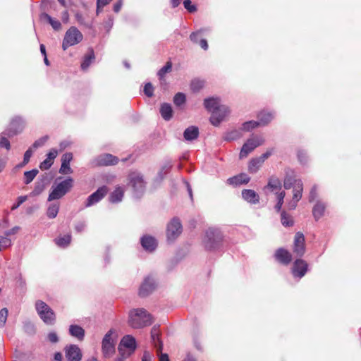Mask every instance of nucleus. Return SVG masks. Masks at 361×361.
<instances>
[{"mask_svg": "<svg viewBox=\"0 0 361 361\" xmlns=\"http://www.w3.org/2000/svg\"><path fill=\"white\" fill-rule=\"evenodd\" d=\"M128 317V324L134 329L150 326L153 322L152 315L144 308L131 310L129 312Z\"/></svg>", "mask_w": 361, "mask_h": 361, "instance_id": "f257e3e1", "label": "nucleus"}, {"mask_svg": "<svg viewBox=\"0 0 361 361\" xmlns=\"http://www.w3.org/2000/svg\"><path fill=\"white\" fill-rule=\"evenodd\" d=\"M35 309L40 319L47 325H53L56 322V314L44 301L38 300L35 302Z\"/></svg>", "mask_w": 361, "mask_h": 361, "instance_id": "f03ea898", "label": "nucleus"}, {"mask_svg": "<svg viewBox=\"0 0 361 361\" xmlns=\"http://www.w3.org/2000/svg\"><path fill=\"white\" fill-rule=\"evenodd\" d=\"M73 180L68 178L58 183L56 187H52V191L49 193L48 201L59 200L63 197L73 187Z\"/></svg>", "mask_w": 361, "mask_h": 361, "instance_id": "7ed1b4c3", "label": "nucleus"}, {"mask_svg": "<svg viewBox=\"0 0 361 361\" xmlns=\"http://www.w3.org/2000/svg\"><path fill=\"white\" fill-rule=\"evenodd\" d=\"M81 32L75 27H71L65 33L62 49L66 51L69 47L78 44L82 40Z\"/></svg>", "mask_w": 361, "mask_h": 361, "instance_id": "20e7f679", "label": "nucleus"}, {"mask_svg": "<svg viewBox=\"0 0 361 361\" xmlns=\"http://www.w3.org/2000/svg\"><path fill=\"white\" fill-rule=\"evenodd\" d=\"M222 240L220 232L214 228H209L206 231L204 244L207 250H213L218 247Z\"/></svg>", "mask_w": 361, "mask_h": 361, "instance_id": "39448f33", "label": "nucleus"}, {"mask_svg": "<svg viewBox=\"0 0 361 361\" xmlns=\"http://www.w3.org/2000/svg\"><path fill=\"white\" fill-rule=\"evenodd\" d=\"M128 185H130L135 192L142 193L145 188V182L142 176L137 172L132 171L128 176Z\"/></svg>", "mask_w": 361, "mask_h": 361, "instance_id": "423d86ee", "label": "nucleus"}, {"mask_svg": "<svg viewBox=\"0 0 361 361\" xmlns=\"http://www.w3.org/2000/svg\"><path fill=\"white\" fill-rule=\"evenodd\" d=\"M264 142V140L257 136L248 139L241 148L239 154L240 159L247 157L250 152L257 147L263 145Z\"/></svg>", "mask_w": 361, "mask_h": 361, "instance_id": "0eeeda50", "label": "nucleus"}, {"mask_svg": "<svg viewBox=\"0 0 361 361\" xmlns=\"http://www.w3.org/2000/svg\"><path fill=\"white\" fill-rule=\"evenodd\" d=\"M114 330L110 329L102 340V353L105 357H110L115 353V342L112 338Z\"/></svg>", "mask_w": 361, "mask_h": 361, "instance_id": "6e6552de", "label": "nucleus"}, {"mask_svg": "<svg viewBox=\"0 0 361 361\" xmlns=\"http://www.w3.org/2000/svg\"><path fill=\"white\" fill-rule=\"evenodd\" d=\"M305 240L302 233L297 232L294 237L293 252L298 257H302L305 253Z\"/></svg>", "mask_w": 361, "mask_h": 361, "instance_id": "1a4fd4ad", "label": "nucleus"}, {"mask_svg": "<svg viewBox=\"0 0 361 361\" xmlns=\"http://www.w3.org/2000/svg\"><path fill=\"white\" fill-rule=\"evenodd\" d=\"M24 128V122L22 118L16 116L13 118L7 129L5 130V134L8 137H13L23 131Z\"/></svg>", "mask_w": 361, "mask_h": 361, "instance_id": "9d476101", "label": "nucleus"}, {"mask_svg": "<svg viewBox=\"0 0 361 361\" xmlns=\"http://www.w3.org/2000/svg\"><path fill=\"white\" fill-rule=\"evenodd\" d=\"M182 232V225L179 219L173 218L167 226L166 235L169 240L176 239Z\"/></svg>", "mask_w": 361, "mask_h": 361, "instance_id": "9b49d317", "label": "nucleus"}, {"mask_svg": "<svg viewBox=\"0 0 361 361\" xmlns=\"http://www.w3.org/2000/svg\"><path fill=\"white\" fill-rule=\"evenodd\" d=\"M308 269V264L302 259H297L293 264L291 271L294 277L301 279L303 277Z\"/></svg>", "mask_w": 361, "mask_h": 361, "instance_id": "f8f14e48", "label": "nucleus"}, {"mask_svg": "<svg viewBox=\"0 0 361 361\" xmlns=\"http://www.w3.org/2000/svg\"><path fill=\"white\" fill-rule=\"evenodd\" d=\"M108 192V188L105 185L99 188L94 192L90 195L85 202V207H89L97 203L103 199Z\"/></svg>", "mask_w": 361, "mask_h": 361, "instance_id": "ddd939ff", "label": "nucleus"}, {"mask_svg": "<svg viewBox=\"0 0 361 361\" xmlns=\"http://www.w3.org/2000/svg\"><path fill=\"white\" fill-rule=\"evenodd\" d=\"M65 356L68 361H80L82 353L76 345H70L65 348Z\"/></svg>", "mask_w": 361, "mask_h": 361, "instance_id": "4468645a", "label": "nucleus"}, {"mask_svg": "<svg viewBox=\"0 0 361 361\" xmlns=\"http://www.w3.org/2000/svg\"><path fill=\"white\" fill-rule=\"evenodd\" d=\"M274 257L277 262L283 265H288L293 259L291 253L288 250L283 247H280L276 250Z\"/></svg>", "mask_w": 361, "mask_h": 361, "instance_id": "2eb2a0df", "label": "nucleus"}, {"mask_svg": "<svg viewBox=\"0 0 361 361\" xmlns=\"http://www.w3.org/2000/svg\"><path fill=\"white\" fill-rule=\"evenodd\" d=\"M228 114V107L223 105L218 110L213 112L210 117V122L212 125L217 126Z\"/></svg>", "mask_w": 361, "mask_h": 361, "instance_id": "dca6fc26", "label": "nucleus"}, {"mask_svg": "<svg viewBox=\"0 0 361 361\" xmlns=\"http://www.w3.org/2000/svg\"><path fill=\"white\" fill-rule=\"evenodd\" d=\"M156 288V283L153 279L147 277L145 279L139 290V295L146 297L149 295Z\"/></svg>", "mask_w": 361, "mask_h": 361, "instance_id": "f3484780", "label": "nucleus"}, {"mask_svg": "<svg viewBox=\"0 0 361 361\" xmlns=\"http://www.w3.org/2000/svg\"><path fill=\"white\" fill-rule=\"evenodd\" d=\"M118 158L111 154H104L100 155L97 159V165L99 166H113L118 163Z\"/></svg>", "mask_w": 361, "mask_h": 361, "instance_id": "a211bd4d", "label": "nucleus"}, {"mask_svg": "<svg viewBox=\"0 0 361 361\" xmlns=\"http://www.w3.org/2000/svg\"><path fill=\"white\" fill-rule=\"evenodd\" d=\"M295 185L293 190V203H291L290 208L295 209L297 206V202L302 197L303 191V184L301 180H294Z\"/></svg>", "mask_w": 361, "mask_h": 361, "instance_id": "6ab92c4d", "label": "nucleus"}, {"mask_svg": "<svg viewBox=\"0 0 361 361\" xmlns=\"http://www.w3.org/2000/svg\"><path fill=\"white\" fill-rule=\"evenodd\" d=\"M151 338L154 346L157 349V353H161L163 348L162 341L159 338V330L157 326H153L151 329Z\"/></svg>", "mask_w": 361, "mask_h": 361, "instance_id": "aec40b11", "label": "nucleus"}, {"mask_svg": "<svg viewBox=\"0 0 361 361\" xmlns=\"http://www.w3.org/2000/svg\"><path fill=\"white\" fill-rule=\"evenodd\" d=\"M204 106L205 109L213 114L214 111L218 110L223 105L220 104V100L217 97H209L204 100Z\"/></svg>", "mask_w": 361, "mask_h": 361, "instance_id": "412c9836", "label": "nucleus"}, {"mask_svg": "<svg viewBox=\"0 0 361 361\" xmlns=\"http://www.w3.org/2000/svg\"><path fill=\"white\" fill-rule=\"evenodd\" d=\"M58 151L55 149H51L47 154V157L39 165L41 170L49 169L54 163V159L57 157Z\"/></svg>", "mask_w": 361, "mask_h": 361, "instance_id": "4be33fe9", "label": "nucleus"}, {"mask_svg": "<svg viewBox=\"0 0 361 361\" xmlns=\"http://www.w3.org/2000/svg\"><path fill=\"white\" fill-rule=\"evenodd\" d=\"M243 198L252 204H257L259 201L258 194L253 190L245 189L242 191Z\"/></svg>", "mask_w": 361, "mask_h": 361, "instance_id": "5701e85b", "label": "nucleus"}, {"mask_svg": "<svg viewBox=\"0 0 361 361\" xmlns=\"http://www.w3.org/2000/svg\"><path fill=\"white\" fill-rule=\"evenodd\" d=\"M141 245L145 250L152 252L157 247V242L153 237L145 235L141 238Z\"/></svg>", "mask_w": 361, "mask_h": 361, "instance_id": "b1692460", "label": "nucleus"}, {"mask_svg": "<svg viewBox=\"0 0 361 361\" xmlns=\"http://www.w3.org/2000/svg\"><path fill=\"white\" fill-rule=\"evenodd\" d=\"M119 345L123 346L125 348L130 350L131 352H134L136 349L135 339L130 335H126L123 336Z\"/></svg>", "mask_w": 361, "mask_h": 361, "instance_id": "393cba45", "label": "nucleus"}, {"mask_svg": "<svg viewBox=\"0 0 361 361\" xmlns=\"http://www.w3.org/2000/svg\"><path fill=\"white\" fill-rule=\"evenodd\" d=\"M250 180V178L247 174L243 173L228 178L227 181L230 185H239L247 184Z\"/></svg>", "mask_w": 361, "mask_h": 361, "instance_id": "a878e982", "label": "nucleus"}, {"mask_svg": "<svg viewBox=\"0 0 361 361\" xmlns=\"http://www.w3.org/2000/svg\"><path fill=\"white\" fill-rule=\"evenodd\" d=\"M95 59V55L94 50L90 48L88 49V51L87 54H85L83 57V60L81 63V68L83 71L87 70L90 64L94 61Z\"/></svg>", "mask_w": 361, "mask_h": 361, "instance_id": "bb28decb", "label": "nucleus"}, {"mask_svg": "<svg viewBox=\"0 0 361 361\" xmlns=\"http://www.w3.org/2000/svg\"><path fill=\"white\" fill-rule=\"evenodd\" d=\"M199 129L196 126H190L184 131L183 136L186 140L192 141L198 137Z\"/></svg>", "mask_w": 361, "mask_h": 361, "instance_id": "cd10ccee", "label": "nucleus"}, {"mask_svg": "<svg viewBox=\"0 0 361 361\" xmlns=\"http://www.w3.org/2000/svg\"><path fill=\"white\" fill-rule=\"evenodd\" d=\"M264 188L269 189L271 192L279 190L281 188V182L276 176H271L268 180V183Z\"/></svg>", "mask_w": 361, "mask_h": 361, "instance_id": "c85d7f7f", "label": "nucleus"}, {"mask_svg": "<svg viewBox=\"0 0 361 361\" xmlns=\"http://www.w3.org/2000/svg\"><path fill=\"white\" fill-rule=\"evenodd\" d=\"M70 334L77 338L79 341H82L85 337V330L78 325H71L69 327Z\"/></svg>", "mask_w": 361, "mask_h": 361, "instance_id": "c756f323", "label": "nucleus"}, {"mask_svg": "<svg viewBox=\"0 0 361 361\" xmlns=\"http://www.w3.org/2000/svg\"><path fill=\"white\" fill-rule=\"evenodd\" d=\"M202 31H203L202 30H199L197 32H195L191 33V35H190V39L194 43H198L199 42L200 46L203 49L207 50L208 49V44H207V40L204 39H201L199 41V38H200V37L201 35V32Z\"/></svg>", "mask_w": 361, "mask_h": 361, "instance_id": "7c9ffc66", "label": "nucleus"}, {"mask_svg": "<svg viewBox=\"0 0 361 361\" xmlns=\"http://www.w3.org/2000/svg\"><path fill=\"white\" fill-rule=\"evenodd\" d=\"M326 206L322 202H317L312 209V214L316 221L323 216Z\"/></svg>", "mask_w": 361, "mask_h": 361, "instance_id": "2f4dec72", "label": "nucleus"}, {"mask_svg": "<svg viewBox=\"0 0 361 361\" xmlns=\"http://www.w3.org/2000/svg\"><path fill=\"white\" fill-rule=\"evenodd\" d=\"M72 236L71 234H67L63 236H59L54 240L56 245L60 247H68L71 242Z\"/></svg>", "mask_w": 361, "mask_h": 361, "instance_id": "473e14b6", "label": "nucleus"}, {"mask_svg": "<svg viewBox=\"0 0 361 361\" xmlns=\"http://www.w3.org/2000/svg\"><path fill=\"white\" fill-rule=\"evenodd\" d=\"M160 114L164 120L169 121L173 116L171 106L167 103L163 104L160 108Z\"/></svg>", "mask_w": 361, "mask_h": 361, "instance_id": "72a5a7b5", "label": "nucleus"}, {"mask_svg": "<svg viewBox=\"0 0 361 361\" xmlns=\"http://www.w3.org/2000/svg\"><path fill=\"white\" fill-rule=\"evenodd\" d=\"M263 162L258 158L252 159L248 163V171L250 173H256L262 166Z\"/></svg>", "mask_w": 361, "mask_h": 361, "instance_id": "f704fd0d", "label": "nucleus"}, {"mask_svg": "<svg viewBox=\"0 0 361 361\" xmlns=\"http://www.w3.org/2000/svg\"><path fill=\"white\" fill-rule=\"evenodd\" d=\"M123 190L121 187L116 188L114 192H111L109 200L112 203H116L122 200L123 197Z\"/></svg>", "mask_w": 361, "mask_h": 361, "instance_id": "c9c22d12", "label": "nucleus"}, {"mask_svg": "<svg viewBox=\"0 0 361 361\" xmlns=\"http://www.w3.org/2000/svg\"><path fill=\"white\" fill-rule=\"evenodd\" d=\"M260 126L267 125L273 118V115L269 112L261 111L257 115Z\"/></svg>", "mask_w": 361, "mask_h": 361, "instance_id": "e433bc0d", "label": "nucleus"}, {"mask_svg": "<svg viewBox=\"0 0 361 361\" xmlns=\"http://www.w3.org/2000/svg\"><path fill=\"white\" fill-rule=\"evenodd\" d=\"M59 210V204H51L49 206L47 211V215L49 219H54L56 217Z\"/></svg>", "mask_w": 361, "mask_h": 361, "instance_id": "4c0bfd02", "label": "nucleus"}, {"mask_svg": "<svg viewBox=\"0 0 361 361\" xmlns=\"http://www.w3.org/2000/svg\"><path fill=\"white\" fill-rule=\"evenodd\" d=\"M281 221L283 226H293L294 221L290 215L288 214L286 212H282L281 214Z\"/></svg>", "mask_w": 361, "mask_h": 361, "instance_id": "58836bf2", "label": "nucleus"}, {"mask_svg": "<svg viewBox=\"0 0 361 361\" xmlns=\"http://www.w3.org/2000/svg\"><path fill=\"white\" fill-rule=\"evenodd\" d=\"M38 172L39 171L37 169H32L31 171H25L24 173V178H25L24 183L27 185L30 183L34 180V178L36 177Z\"/></svg>", "mask_w": 361, "mask_h": 361, "instance_id": "ea45409f", "label": "nucleus"}, {"mask_svg": "<svg viewBox=\"0 0 361 361\" xmlns=\"http://www.w3.org/2000/svg\"><path fill=\"white\" fill-rule=\"evenodd\" d=\"M172 70V63L171 61H167L164 67H162L158 72V76L160 80H163L164 78L165 75L167 73L171 72Z\"/></svg>", "mask_w": 361, "mask_h": 361, "instance_id": "a19ab883", "label": "nucleus"}, {"mask_svg": "<svg viewBox=\"0 0 361 361\" xmlns=\"http://www.w3.org/2000/svg\"><path fill=\"white\" fill-rule=\"evenodd\" d=\"M204 85V81L200 79H194L190 83L191 90L197 92L200 91Z\"/></svg>", "mask_w": 361, "mask_h": 361, "instance_id": "79ce46f5", "label": "nucleus"}, {"mask_svg": "<svg viewBox=\"0 0 361 361\" xmlns=\"http://www.w3.org/2000/svg\"><path fill=\"white\" fill-rule=\"evenodd\" d=\"M259 126H260V123L258 121H250L245 122L242 125L241 129L244 131H250Z\"/></svg>", "mask_w": 361, "mask_h": 361, "instance_id": "37998d69", "label": "nucleus"}, {"mask_svg": "<svg viewBox=\"0 0 361 361\" xmlns=\"http://www.w3.org/2000/svg\"><path fill=\"white\" fill-rule=\"evenodd\" d=\"M44 16L55 30H59L61 28V24L59 20L52 18L47 13H44Z\"/></svg>", "mask_w": 361, "mask_h": 361, "instance_id": "c03bdc74", "label": "nucleus"}, {"mask_svg": "<svg viewBox=\"0 0 361 361\" xmlns=\"http://www.w3.org/2000/svg\"><path fill=\"white\" fill-rule=\"evenodd\" d=\"M6 136H7V135L5 134V131L0 134V147L6 148L7 150H10L11 144H10L9 140H8V138Z\"/></svg>", "mask_w": 361, "mask_h": 361, "instance_id": "a18cd8bd", "label": "nucleus"}, {"mask_svg": "<svg viewBox=\"0 0 361 361\" xmlns=\"http://www.w3.org/2000/svg\"><path fill=\"white\" fill-rule=\"evenodd\" d=\"M118 350L119 353V357H123V359H127L134 352H131L130 350L123 348V346H121L118 345Z\"/></svg>", "mask_w": 361, "mask_h": 361, "instance_id": "49530a36", "label": "nucleus"}, {"mask_svg": "<svg viewBox=\"0 0 361 361\" xmlns=\"http://www.w3.org/2000/svg\"><path fill=\"white\" fill-rule=\"evenodd\" d=\"M186 97L183 93L178 92L173 97V102L176 106H180L185 102Z\"/></svg>", "mask_w": 361, "mask_h": 361, "instance_id": "de8ad7c7", "label": "nucleus"}, {"mask_svg": "<svg viewBox=\"0 0 361 361\" xmlns=\"http://www.w3.org/2000/svg\"><path fill=\"white\" fill-rule=\"evenodd\" d=\"M8 314V309L4 307L0 310V327H3L7 320Z\"/></svg>", "mask_w": 361, "mask_h": 361, "instance_id": "09e8293b", "label": "nucleus"}, {"mask_svg": "<svg viewBox=\"0 0 361 361\" xmlns=\"http://www.w3.org/2000/svg\"><path fill=\"white\" fill-rule=\"evenodd\" d=\"M285 196H286V193L284 191L277 193L278 202L275 206V209H276V212H279L281 210L282 205L283 204V199H284Z\"/></svg>", "mask_w": 361, "mask_h": 361, "instance_id": "8fccbe9b", "label": "nucleus"}, {"mask_svg": "<svg viewBox=\"0 0 361 361\" xmlns=\"http://www.w3.org/2000/svg\"><path fill=\"white\" fill-rule=\"evenodd\" d=\"M48 139L49 137L47 135L40 137L39 139L35 141V142L32 145V148L37 149L39 147L43 146L47 142Z\"/></svg>", "mask_w": 361, "mask_h": 361, "instance_id": "3c124183", "label": "nucleus"}, {"mask_svg": "<svg viewBox=\"0 0 361 361\" xmlns=\"http://www.w3.org/2000/svg\"><path fill=\"white\" fill-rule=\"evenodd\" d=\"M144 93L148 97H152L154 94V87L151 82H147L144 87Z\"/></svg>", "mask_w": 361, "mask_h": 361, "instance_id": "603ef678", "label": "nucleus"}, {"mask_svg": "<svg viewBox=\"0 0 361 361\" xmlns=\"http://www.w3.org/2000/svg\"><path fill=\"white\" fill-rule=\"evenodd\" d=\"M294 180H297L291 177H286L283 181V186L286 189H290V188H293L295 183Z\"/></svg>", "mask_w": 361, "mask_h": 361, "instance_id": "864d4df0", "label": "nucleus"}, {"mask_svg": "<svg viewBox=\"0 0 361 361\" xmlns=\"http://www.w3.org/2000/svg\"><path fill=\"white\" fill-rule=\"evenodd\" d=\"M183 5L185 8L187 9L190 13H193L197 11L196 6L192 4L190 0H185L183 1Z\"/></svg>", "mask_w": 361, "mask_h": 361, "instance_id": "5fc2aeb1", "label": "nucleus"}, {"mask_svg": "<svg viewBox=\"0 0 361 361\" xmlns=\"http://www.w3.org/2000/svg\"><path fill=\"white\" fill-rule=\"evenodd\" d=\"M73 172L72 169L70 167V164L61 163V168L59 169V173L61 174H69Z\"/></svg>", "mask_w": 361, "mask_h": 361, "instance_id": "6e6d98bb", "label": "nucleus"}, {"mask_svg": "<svg viewBox=\"0 0 361 361\" xmlns=\"http://www.w3.org/2000/svg\"><path fill=\"white\" fill-rule=\"evenodd\" d=\"M27 199V197L26 195H24V196H20L17 198V202L15 203L12 207H11V210H15L17 208H18L20 207V204H22L24 202H25Z\"/></svg>", "mask_w": 361, "mask_h": 361, "instance_id": "4d7b16f0", "label": "nucleus"}, {"mask_svg": "<svg viewBox=\"0 0 361 361\" xmlns=\"http://www.w3.org/2000/svg\"><path fill=\"white\" fill-rule=\"evenodd\" d=\"M24 331L28 334H33L35 333V328L32 323L27 322L24 326Z\"/></svg>", "mask_w": 361, "mask_h": 361, "instance_id": "13d9d810", "label": "nucleus"}, {"mask_svg": "<svg viewBox=\"0 0 361 361\" xmlns=\"http://www.w3.org/2000/svg\"><path fill=\"white\" fill-rule=\"evenodd\" d=\"M11 245V240L5 237L0 236V252L3 247H8Z\"/></svg>", "mask_w": 361, "mask_h": 361, "instance_id": "bf43d9fd", "label": "nucleus"}, {"mask_svg": "<svg viewBox=\"0 0 361 361\" xmlns=\"http://www.w3.org/2000/svg\"><path fill=\"white\" fill-rule=\"evenodd\" d=\"M73 159V154L71 152L65 153L61 157V163L70 164Z\"/></svg>", "mask_w": 361, "mask_h": 361, "instance_id": "052dcab7", "label": "nucleus"}, {"mask_svg": "<svg viewBox=\"0 0 361 361\" xmlns=\"http://www.w3.org/2000/svg\"><path fill=\"white\" fill-rule=\"evenodd\" d=\"M240 137V134L238 131L234 130L226 135L225 137V140H233L238 138Z\"/></svg>", "mask_w": 361, "mask_h": 361, "instance_id": "680f3d73", "label": "nucleus"}, {"mask_svg": "<svg viewBox=\"0 0 361 361\" xmlns=\"http://www.w3.org/2000/svg\"><path fill=\"white\" fill-rule=\"evenodd\" d=\"M32 154V148H29L24 154L23 164L25 165L29 162Z\"/></svg>", "mask_w": 361, "mask_h": 361, "instance_id": "e2e57ef3", "label": "nucleus"}, {"mask_svg": "<svg viewBox=\"0 0 361 361\" xmlns=\"http://www.w3.org/2000/svg\"><path fill=\"white\" fill-rule=\"evenodd\" d=\"M317 186L316 185H314L310 192V195H309V201L310 202L314 201V200L317 198Z\"/></svg>", "mask_w": 361, "mask_h": 361, "instance_id": "0e129e2a", "label": "nucleus"}, {"mask_svg": "<svg viewBox=\"0 0 361 361\" xmlns=\"http://www.w3.org/2000/svg\"><path fill=\"white\" fill-rule=\"evenodd\" d=\"M273 149L267 150L265 153L262 154L258 158L264 163V161L268 159L272 154Z\"/></svg>", "mask_w": 361, "mask_h": 361, "instance_id": "69168bd1", "label": "nucleus"}, {"mask_svg": "<svg viewBox=\"0 0 361 361\" xmlns=\"http://www.w3.org/2000/svg\"><path fill=\"white\" fill-rule=\"evenodd\" d=\"M273 149L267 150L265 153L262 154L258 158L264 163V161L268 159L272 154Z\"/></svg>", "mask_w": 361, "mask_h": 361, "instance_id": "338daca9", "label": "nucleus"}, {"mask_svg": "<svg viewBox=\"0 0 361 361\" xmlns=\"http://www.w3.org/2000/svg\"><path fill=\"white\" fill-rule=\"evenodd\" d=\"M47 337L49 341L51 343H56L59 341L58 336L54 332H50Z\"/></svg>", "mask_w": 361, "mask_h": 361, "instance_id": "774afa93", "label": "nucleus"}]
</instances>
